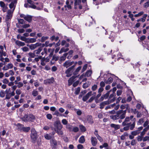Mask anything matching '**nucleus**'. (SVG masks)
<instances>
[{
  "label": "nucleus",
  "instance_id": "16",
  "mask_svg": "<svg viewBox=\"0 0 149 149\" xmlns=\"http://www.w3.org/2000/svg\"><path fill=\"white\" fill-rule=\"evenodd\" d=\"M120 108L122 109H125L126 108V110H129L130 109V107L128 104H122L120 106Z\"/></svg>",
  "mask_w": 149,
  "mask_h": 149
},
{
  "label": "nucleus",
  "instance_id": "44",
  "mask_svg": "<svg viewBox=\"0 0 149 149\" xmlns=\"http://www.w3.org/2000/svg\"><path fill=\"white\" fill-rule=\"evenodd\" d=\"M24 85L23 84L22 82H19L17 83V87L18 88H20Z\"/></svg>",
  "mask_w": 149,
  "mask_h": 149
},
{
  "label": "nucleus",
  "instance_id": "56",
  "mask_svg": "<svg viewBox=\"0 0 149 149\" xmlns=\"http://www.w3.org/2000/svg\"><path fill=\"white\" fill-rule=\"evenodd\" d=\"M17 95H19L21 93V90L19 89H17L15 91Z\"/></svg>",
  "mask_w": 149,
  "mask_h": 149
},
{
  "label": "nucleus",
  "instance_id": "39",
  "mask_svg": "<svg viewBox=\"0 0 149 149\" xmlns=\"http://www.w3.org/2000/svg\"><path fill=\"white\" fill-rule=\"evenodd\" d=\"M38 94V92L37 91L34 90L32 91V95L33 96L36 97L37 96Z\"/></svg>",
  "mask_w": 149,
  "mask_h": 149
},
{
  "label": "nucleus",
  "instance_id": "21",
  "mask_svg": "<svg viewBox=\"0 0 149 149\" xmlns=\"http://www.w3.org/2000/svg\"><path fill=\"white\" fill-rule=\"evenodd\" d=\"M75 78V77L72 76L68 80V82L69 86H70L72 84V83L74 81V79Z\"/></svg>",
  "mask_w": 149,
  "mask_h": 149
},
{
  "label": "nucleus",
  "instance_id": "24",
  "mask_svg": "<svg viewBox=\"0 0 149 149\" xmlns=\"http://www.w3.org/2000/svg\"><path fill=\"white\" fill-rule=\"evenodd\" d=\"M54 115H56L58 116H63L65 117H66V116L64 114H62L60 113L58 111H56L53 114Z\"/></svg>",
  "mask_w": 149,
  "mask_h": 149
},
{
  "label": "nucleus",
  "instance_id": "20",
  "mask_svg": "<svg viewBox=\"0 0 149 149\" xmlns=\"http://www.w3.org/2000/svg\"><path fill=\"white\" fill-rule=\"evenodd\" d=\"M43 48L42 47H40L38 49L36 50H35L34 51V53H35L37 56L40 54V52L42 50Z\"/></svg>",
  "mask_w": 149,
  "mask_h": 149
},
{
  "label": "nucleus",
  "instance_id": "28",
  "mask_svg": "<svg viewBox=\"0 0 149 149\" xmlns=\"http://www.w3.org/2000/svg\"><path fill=\"white\" fill-rule=\"evenodd\" d=\"M36 39L35 38H28L27 42L30 43H33L36 42Z\"/></svg>",
  "mask_w": 149,
  "mask_h": 149
},
{
  "label": "nucleus",
  "instance_id": "51",
  "mask_svg": "<svg viewBox=\"0 0 149 149\" xmlns=\"http://www.w3.org/2000/svg\"><path fill=\"white\" fill-rule=\"evenodd\" d=\"M80 90V89L79 87H78L77 88L75 91V94L78 95L79 93Z\"/></svg>",
  "mask_w": 149,
  "mask_h": 149
},
{
  "label": "nucleus",
  "instance_id": "61",
  "mask_svg": "<svg viewBox=\"0 0 149 149\" xmlns=\"http://www.w3.org/2000/svg\"><path fill=\"white\" fill-rule=\"evenodd\" d=\"M9 69H11L13 67V65L11 63H8L7 65Z\"/></svg>",
  "mask_w": 149,
  "mask_h": 149
},
{
  "label": "nucleus",
  "instance_id": "7",
  "mask_svg": "<svg viewBox=\"0 0 149 149\" xmlns=\"http://www.w3.org/2000/svg\"><path fill=\"white\" fill-rule=\"evenodd\" d=\"M66 5L65 7L66 10H69L71 8L72 6H73V2L72 0H67L66 2Z\"/></svg>",
  "mask_w": 149,
  "mask_h": 149
},
{
  "label": "nucleus",
  "instance_id": "59",
  "mask_svg": "<svg viewBox=\"0 0 149 149\" xmlns=\"http://www.w3.org/2000/svg\"><path fill=\"white\" fill-rule=\"evenodd\" d=\"M149 6V1L145 3L143 6L145 8H147Z\"/></svg>",
  "mask_w": 149,
  "mask_h": 149
},
{
  "label": "nucleus",
  "instance_id": "10",
  "mask_svg": "<svg viewBox=\"0 0 149 149\" xmlns=\"http://www.w3.org/2000/svg\"><path fill=\"white\" fill-rule=\"evenodd\" d=\"M133 118H133V116H131L130 117H127L125 119V121L123 122L122 123L123 125V126H125L127 125L128 124V123H127V122H128L130 120L132 121V120Z\"/></svg>",
  "mask_w": 149,
  "mask_h": 149
},
{
  "label": "nucleus",
  "instance_id": "63",
  "mask_svg": "<svg viewBox=\"0 0 149 149\" xmlns=\"http://www.w3.org/2000/svg\"><path fill=\"white\" fill-rule=\"evenodd\" d=\"M19 23L20 24H23L24 23V20L22 19H18Z\"/></svg>",
  "mask_w": 149,
  "mask_h": 149
},
{
  "label": "nucleus",
  "instance_id": "25",
  "mask_svg": "<svg viewBox=\"0 0 149 149\" xmlns=\"http://www.w3.org/2000/svg\"><path fill=\"white\" fill-rule=\"evenodd\" d=\"M24 19L28 22H30L31 21L32 17L30 15H26L24 17Z\"/></svg>",
  "mask_w": 149,
  "mask_h": 149
},
{
  "label": "nucleus",
  "instance_id": "35",
  "mask_svg": "<svg viewBox=\"0 0 149 149\" xmlns=\"http://www.w3.org/2000/svg\"><path fill=\"white\" fill-rule=\"evenodd\" d=\"M5 95V93L3 90H1L0 91V97H3Z\"/></svg>",
  "mask_w": 149,
  "mask_h": 149
},
{
  "label": "nucleus",
  "instance_id": "23",
  "mask_svg": "<svg viewBox=\"0 0 149 149\" xmlns=\"http://www.w3.org/2000/svg\"><path fill=\"white\" fill-rule=\"evenodd\" d=\"M15 43L16 45L19 46H24L25 45V44L24 42H22L18 40L16 41Z\"/></svg>",
  "mask_w": 149,
  "mask_h": 149
},
{
  "label": "nucleus",
  "instance_id": "38",
  "mask_svg": "<svg viewBox=\"0 0 149 149\" xmlns=\"http://www.w3.org/2000/svg\"><path fill=\"white\" fill-rule=\"evenodd\" d=\"M113 80L112 78L111 77H110L108 79V80L106 81L105 83L106 84H110L112 82Z\"/></svg>",
  "mask_w": 149,
  "mask_h": 149
},
{
  "label": "nucleus",
  "instance_id": "36",
  "mask_svg": "<svg viewBox=\"0 0 149 149\" xmlns=\"http://www.w3.org/2000/svg\"><path fill=\"white\" fill-rule=\"evenodd\" d=\"M51 143L53 146H56L57 145V142L54 139H52L51 141Z\"/></svg>",
  "mask_w": 149,
  "mask_h": 149
},
{
  "label": "nucleus",
  "instance_id": "9",
  "mask_svg": "<svg viewBox=\"0 0 149 149\" xmlns=\"http://www.w3.org/2000/svg\"><path fill=\"white\" fill-rule=\"evenodd\" d=\"M95 92H93L92 91H90L88 92L86 95L83 97L82 100L83 101H85L87 100L89 97L92 95H95Z\"/></svg>",
  "mask_w": 149,
  "mask_h": 149
},
{
  "label": "nucleus",
  "instance_id": "30",
  "mask_svg": "<svg viewBox=\"0 0 149 149\" xmlns=\"http://www.w3.org/2000/svg\"><path fill=\"white\" fill-rule=\"evenodd\" d=\"M81 68V66H79L75 70V71H74L73 72V74L74 75H77V74L79 71L80 70Z\"/></svg>",
  "mask_w": 149,
  "mask_h": 149
},
{
  "label": "nucleus",
  "instance_id": "5",
  "mask_svg": "<svg viewBox=\"0 0 149 149\" xmlns=\"http://www.w3.org/2000/svg\"><path fill=\"white\" fill-rule=\"evenodd\" d=\"M62 127V125L60 123H57L54 128L55 131L59 135H62L63 134V132L61 130Z\"/></svg>",
  "mask_w": 149,
  "mask_h": 149
},
{
  "label": "nucleus",
  "instance_id": "42",
  "mask_svg": "<svg viewBox=\"0 0 149 149\" xmlns=\"http://www.w3.org/2000/svg\"><path fill=\"white\" fill-rule=\"evenodd\" d=\"M115 97L112 98H109V99L107 101L109 102V104L112 102H113L114 101H115Z\"/></svg>",
  "mask_w": 149,
  "mask_h": 149
},
{
  "label": "nucleus",
  "instance_id": "17",
  "mask_svg": "<svg viewBox=\"0 0 149 149\" xmlns=\"http://www.w3.org/2000/svg\"><path fill=\"white\" fill-rule=\"evenodd\" d=\"M68 54V53H65L63 54V56H62L60 57V60H59V61H60V63H61V62L63 61H65V59H66V57L67 56Z\"/></svg>",
  "mask_w": 149,
  "mask_h": 149
},
{
  "label": "nucleus",
  "instance_id": "48",
  "mask_svg": "<svg viewBox=\"0 0 149 149\" xmlns=\"http://www.w3.org/2000/svg\"><path fill=\"white\" fill-rule=\"evenodd\" d=\"M29 117L30 120L31 121L34 120L35 118V117L33 115H30Z\"/></svg>",
  "mask_w": 149,
  "mask_h": 149
},
{
  "label": "nucleus",
  "instance_id": "60",
  "mask_svg": "<svg viewBox=\"0 0 149 149\" xmlns=\"http://www.w3.org/2000/svg\"><path fill=\"white\" fill-rule=\"evenodd\" d=\"M97 88V85L95 84L92 87V89L93 91H95Z\"/></svg>",
  "mask_w": 149,
  "mask_h": 149
},
{
  "label": "nucleus",
  "instance_id": "18",
  "mask_svg": "<svg viewBox=\"0 0 149 149\" xmlns=\"http://www.w3.org/2000/svg\"><path fill=\"white\" fill-rule=\"evenodd\" d=\"M54 81V78L52 77L50 79H47L46 80H44V83L45 84L51 83H53Z\"/></svg>",
  "mask_w": 149,
  "mask_h": 149
},
{
  "label": "nucleus",
  "instance_id": "34",
  "mask_svg": "<svg viewBox=\"0 0 149 149\" xmlns=\"http://www.w3.org/2000/svg\"><path fill=\"white\" fill-rule=\"evenodd\" d=\"M140 132H139V131L136 130L132 132L131 134L133 136H134L138 134Z\"/></svg>",
  "mask_w": 149,
  "mask_h": 149
},
{
  "label": "nucleus",
  "instance_id": "49",
  "mask_svg": "<svg viewBox=\"0 0 149 149\" xmlns=\"http://www.w3.org/2000/svg\"><path fill=\"white\" fill-rule=\"evenodd\" d=\"M22 49V50L24 52H27L29 50L28 48L27 47H24Z\"/></svg>",
  "mask_w": 149,
  "mask_h": 149
},
{
  "label": "nucleus",
  "instance_id": "6",
  "mask_svg": "<svg viewBox=\"0 0 149 149\" xmlns=\"http://www.w3.org/2000/svg\"><path fill=\"white\" fill-rule=\"evenodd\" d=\"M75 66V65L72 66L68 68L65 71V73L66 74V76L69 77L71 76L73 73V70Z\"/></svg>",
  "mask_w": 149,
  "mask_h": 149
},
{
  "label": "nucleus",
  "instance_id": "27",
  "mask_svg": "<svg viewBox=\"0 0 149 149\" xmlns=\"http://www.w3.org/2000/svg\"><path fill=\"white\" fill-rule=\"evenodd\" d=\"M85 141L84 137L82 136L80 137L79 139V142L81 143H83Z\"/></svg>",
  "mask_w": 149,
  "mask_h": 149
},
{
  "label": "nucleus",
  "instance_id": "12",
  "mask_svg": "<svg viewBox=\"0 0 149 149\" xmlns=\"http://www.w3.org/2000/svg\"><path fill=\"white\" fill-rule=\"evenodd\" d=\"M74 63V62L73 61H66L63 64V66L64 67L67 68L73 64Z\"/></svg>",
  "mask_w": 149,
  "mask_h": 149
},
{
  "label": "nucleus",
  "instance_id": "4",
  "mask_svg": "<svg viewBox=\"0 0 149 149\" xmlns=\"http://www.w3.org/2000/svg\"><path fill=\"white\" fill-rule=\"evenodd\" d=\"M27 2L30 5H29V8H31L34 9H36L38 10H41L43 8V5L42 4H40L41 6V7H36V6L33 4V2L31 0H27Z\"/></svg>",
  "mask_w": 149,
  "mask_h": 149
},
{
  "label": "nucleus",
  "instance_id": "58",
  "mask_svg": "<svg viewBox=\"0 0 149 149\" xmlns=\"http://www.w3.org/2000/svg\"><path fill=\"white\" fill-rule=\"evenodd\" d=\"M2 82L4 84H7L9 83V80L7 79H5L3 80Z\"/></svg>",
  "mask_w": 149,
  "mask_h": 149
},
{
  "label": "nucleus",
  "instance_id": "52",
  "mask_svg": "<svg viewBox=\"0 0 149 149\" xmlns=\"http://www.w3.org/2000/svg\"><path fill=\"white\" fill-rule=\"evenodd\" d=\"M35 54L34 53H32L31 52H30L29 53V55L30 56L31 58H34L35 56Z\"/></svg>",
  "mask_w": 149,
  "mask_h": 149
},
{
  "label": "nucleus",
  "instance_id": "43",
  "mask_svg": "<svg viewBox=\"0 0 149 149\" xmlns=\"http://www.w3.org/2000/svg\"><path fill=\"white\" fill-rule=\"evenodd\" d=\"M49 37L47 36H43L41 38V41L44 42Z\"/></svg>",
  "mask_w": 149,
  "mask_h": 149
},
{
  "label": "nucleus",
  "instance_id": "11",
  "mask_svg": "<svg viewBox=\"0 0 149 149\" xmlns=\"http://www.w3.org/2000/svg\"><path fill=\"white\" fill-rule=\"evenodd\" d=\"M92 145L94 146H95L97 143V141L95 137L92 136L91 137V139Z\"/></svg>",
  "mask_w": 149,
  "mask_h": 149
},
{
  "label": "nucleus",
  "instance_id": "37",
  "mask_svg": "<svg viewBox=\"0 0 149 149\" xmlns=\"http://www.w3.org/2000/svg\"><path fill=\"white\" fill-rule=\"evenodd\" d=\"M79 128L82 132H84L86 130V128L85 127L82 125H79Z\"/></svg>",
  "mask_w": 149,
  "mask_h": 149
},
{
  "label": "nucleus",
  "instance_id": "50",
  "mask_svg": "<svg viewBox=\"0 0 149 149\" xmlns=\"http://www.w3.org/2000/svg\"><path fill=\"white\" fill-rule=\"evenodd\" d=\"M144 122L143 119L142 118H141L139 119V121H138L137 123L138 125H140L142 123H143Z\"/></svg>",
  "mask_w": 149,
  "mask_h": 149
},
{
  "label": "nucleus",
  "instance_id": "57",
  "mask_svg": "<svg viewBox=\"0 0 149 149\" xmlns=\"http://www.w3.org/2000/svg\"><path fill=\"white\" fill-rule=\"evenodd\" d=\"M62 123L64 125H66L68 123V121L65 119H63L62 120Z\"/></svg>",
  "mask_w": 149,
  "mask_h": 149
},
{
  "label": "nucleus",
  "instance_id": "46",
  "mask_svg": "<svg viewBox=\"0 0 149 149\" xmlns=\"http://www.w3.org/2000/svg\"><path fill=\"white\" fill-rule=\"evenodd\" d=\"M79 129L77 127H74L72 128V131L74 132H77L79 131Z\"/></svg>",
  "mask_w": 149,
  "mask_h": 149
},
{
  "label": "nucleus",
  "instance_id": "14",
  "mask_svg": "<svg viewBox=\"0 0 149 149\" xmlns=\"http://www.w3.org/2000/svg\"><path fill=\"white\" fill-rule=\"evenodd\" d=\"M19 125L21 127L20 128L21 131H23L24 132H28L30 129V127H24L23 125Z\"/></svg>",
  "mask_w": 149,
  "mask_h": 149
},
{
  "label": "nucleus",
  "instance_id": "40",
  "mask_svg": "<svg viewBox=\"0 0 149 149\" xmlns=\"http://www.w3.org/2000/svg\"><path fill=\"white\" fill-rule=\"evenodd\" d=\"M66 127L67 129H68L70 131H72V126L69 124L67 125L66 126Z\"/></svg>",
  "mask_w": 149,
  "mask_h": 149
},
{
  "label": "nucleus",
  "instance_id": "32",
  "mask_svg": "<svg viewBox=\"0 0 149 149\" xmlns=\"http://www.w3.org/2000/svg\"><path fill=\"white\" fill-rule=\"evenodd\" d=\"M45 138L47 139H50L52 138V135L50 134H46L45 135Z\"/></svg>",
  "mask_w": 149,
  "mask_h": 149
},
{
  "label": "nucleus",
  "instance_id": "33",
  "mask_svg": "<svg viewBox=\"0 0 149 149\" xmlns=\"http://www.w3.org/2000/svg\"><path fill=\"white\" fill-rule=\"evenodd\" d=\"M92 73V72L91 70H88L86 72L85 75V76H86L87 77H89L91 75Z\"/></svg>",
  "mask_w": 149,
  "mask_h": 149
},
{
  "label": "nucleus",
  "instance_id": "47",
  "mask_svg": "<svg viewBox=\"0 0 149 149\" xmlns=\"http://www.w3.org/2000/svg\"><path fill=\"white\" fill-rule=\"evenodd\" d=\"M19 39L22 40L24 41L25 42L27 41V39L24 36H20V38Z\"/></svg>",
  "mask_w": 149,
  "mask_h": 149
},
{
  "label": "nucleus",
  "instance_id": "31",
  "mask_svg": "<svg viewBox=\"0 0 149 149\" xmlns=\"http://www.w3.org/2000/svg\"><path fill=\"white\" fill-rule=\"evenodd\" d=\"M74 6L75 8H76L77 7L76 6L77 5H79L80 3H81V0H74Z\"/></svg>",
  "mask_w": 149,
  "mask_h": 149
},
{
  "label": "nucleus",
  "instance_id": "1",
  "mask_svg": "<svg viewBox=\"0 0 149 149\" xmlns=\"http://www.w3.org/2000/svg\"><path fill=\"white\" fill-rule=\"evenodd\" d=\"M126 112V110H121L118 111L116 115H111L110 118L113 120H116L119 118L123 119L125 117Z\"/></svg>",
  "mask_w": 149,
  "mask_h": 149
},
{
  "label": "nucleus",
  "instance_id": "22",
  "mask_svg": "<svg viewBox=\"0 0 149 149\" xmlns=\"http://www.w3.org/2000/svg\"><path fill=\"white\" fill-rule=\"evenodd\" d=\"M58 59V57L54 56L53 57L51 61V63L52 64H54L55 63V62L57 61Z\"/></svg>",
  "mask_w": 149,
  "mask_h": 149
},
{
  "label": "nucleus",
  "instance_id": "54",
  "mask_svg": "<svg viewBox=\"0 0 149 149\" xmlns=\"http://www.w3.org/2000/svg\"><path fill=\"white\" fill-rule=\"evenodd\" d=\"M97 139H98V140L100 142H102L103 141V139L100 136V135L98 136L97 137Z\"/></svg>",
  "mask_w": 149,
  "mask_h": 149
},
{
  "label": "nucleus",
  "instance_id": "15",
  "mask_svg": "<svg viewBox=\"0 0 149 149\" xmlns=\"http://www.w3.org/2000/svg\"><path fill=\"white\" fill-rule=\"evenodd\" d=\"M135 119L133 118L132 120L133 123L130 125V123L128 124V125H130V129L131 130H132L135 127Z\"/></svg>",
  "mask_w": 149,
  "mask_h": 149
},
{
  "label": "nucleus",
  "instance_id": "3",
  "mask_svg": "<svg viewBox=\"0 0 149 149\" xmlns=\"http://www.w3.org/2000/svg\"><path fill=\"white\" fill-rule=\"evenodd\" d=\"M31 136L32 141L33 142H35L36 141L37 139L38 138L37 133L35 129L33 128L31 129Z\"/></svg>",
  "mask_w": 149,
  "mask_h": 149
},
{
  "label": "nucleus",
  "instance_id": "2",
  "mask_svg": "<svg viewBox=\"0 0 149 149\" xmlns=\"http://www.w3.org/2000/svg\"><path fill=\"white\" fill-rule=\"evenodd\" d=\"M6 1L8 2H11L9 4V6L11 11H14L15 9L16 4L17 2V0H6Z\"/></svg>",
  "mask_w": 149,
  "mask_h": 149
},
{
  "label": "nucleus",
  "instance_id": "64",
  "mask_svg": "<svg viewBox=\"0 0 149 149\" xmlns=\"http://www.w3.org/2000/svg\"><path fill=\"white\" fill-rule=\"evenodd\" d=\"M149 140V136H146L143 139V141H147Z\"/></svg>",
  "mask_w": 149,
  "mask_h": 149
},
{
  "label": "nucleus",
  "instance_id": "41",
  "mask_svg": "<svg viewBox=\"0 0 149 149\" xmlns=\"http://www.w3.org/2000/svg\"><path fill=\"white\" fill-rule=\"evenodd\" d=\"M144 12L143 11H141L138 14H135L134 15V16L135 17H139L143 15Z\"/></svg>",
  "mask_w": 149,
  "mask_h": 149
},
{
  "label": "nucleus",
  "instance_id": "13",
  "mask_svg": "<svg viewBox=\"0 0 149 149\" xmlns=\"http://www.w3.org/2000/svg\"><path fill=\"white\" fill-rule=\"evenodd\" d=\"M40 44L37 43L35 44H31L30 45H27V46L29 47L30 49L31 50H33L35 49L37 47L40 46Z\"/></svg>",
  "mask_w": 149,
  "mask_h": 149
},
{
  "label": "nucleus",
  "instance_id": "26",
  "mask_svg": "<svg viewBox=\"0 0 149 149\" xmlns=\"http://www.w3.org/2000/svg\"><path fill=\"white\" fill-rule=\"evenodd\" d=\"M111 126L112 127H113L115 130H117L120 128V126L118 125H116L114 124H111Z\"/></svg>",
  "mask_w": 149,
  "mask_h": 149
},
{
  "label": "nucleus",
  "instance_id": "19",
  "mask_svg": "<svg viewBox=\"0 0 149 149\" xmlns=\"http://www.w3.org/2000/svg\"><path fill=\"white\" fill-rule=\"evenodd\" d=\"M109 104V102L107 101H104L102 102L100 104V108L101 109H103L105 105Z\"/></svg>",
  "mask_w": 149,
  "mask_h": 149
},
{
  "label": "nucleus",
  "instance_id": "53",
  "mask_svg": "<svg viewBox=\"0 0 149 149\" xmlns=\"http://www.w3.org/2000/svg\"><path fill=\"white\" fill-rule=\"evenodd\" d=\"M87 67V64L85 65L83 68L82 70V72H84L86 69Z\"/></svg>",
  "mask_w": 149,
  "mask_h": 149
},
{
  "label": "nucleus",
  "instance_id": "62",
  "mask_svg": "<svg viewBox=\"0 0 149 149\" xmlns=\"http://www.w3.org/2000/svg\"><path fill=\"white\" fill-rule=\"evenodd\" d=\"M26 66V64L25 63H20L19 64V67L20 68H24Z\"/></svg>",
  "mask_w": 149,
  "mask_h": 149
},
{
  "label": "nucleus",
  "instance_id": "29",
  "mask_svg": "<svg viewBox=\"0 0 149 149\" xmlns=\"http://www.w3.org/2000/svg\"><path fill=\"white\" fill-rule=\"evenodd\" d=\"M69 49L68 48H65V47L62 48L61 50L59 52V54H61L63 52H66L69 50Z\"/></svg>",
  "mask_w": 149,
  "mask_h": 149
},
{
  "label": "nucleus",
  "instance_id": "45",
  "mask_svg": "<svg viewBox=\"0 0 149 149\" xmlns=\"http://www.w3.org/2000/svg\"><path fill=\"white\" fill-rule=\"evenodd\" d=\"M47 118L49 120H51L52 118V114L50 113H48L46 115Z\"/></svg>",
  "mask_w": 149,
  "mask_h": 149
},
{
  "label": "nucleus",
  "instance_id": "55",
  "mask_svg": "<svg viewBox=\"0 0 149 149\" xmlns=\"http://www.w3.org/2000/svg\"><path fill=\"white\" fill-rule=\"evenodd\" d=\"M89 84L88 83H85L83 84V87L84 88H87L89 86Z\"/></svg>",
  "mask_w": 149,
  "mask_h": 149
},
{
  "label": "nucleus",
  "instance_id": "8",
  "mask_svg": "<svg viewBox=\"0 0 149 149\" xmlns=\"http://www.w3.org/2000/svg\"><path fill=\"white\" fill-rule=\"evenodd\" d=\"M13 12L9 10L7 12V14L6 17V21H8L11 18Z\"/></svg>",
  "mask_w": 149,
  "mask_h": 149
}]
</instances>
